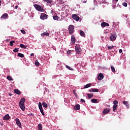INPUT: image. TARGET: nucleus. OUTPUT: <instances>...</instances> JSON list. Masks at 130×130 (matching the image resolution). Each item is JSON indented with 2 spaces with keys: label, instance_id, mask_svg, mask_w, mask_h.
<instances>
[{
  "label": "nucleus",
  "instance_id": "1",
  "mask_svg": "<svg viewBox=\"0 0 130 130\" xmlns=\"http://www.w3.org/2000/svg\"><path fill=\"white\" fill-rule=\"evenodd\" d=\"M75 51L77 54H82V49L79 45H76L75 46Z\"/></svg>",
  "mask_w": 130,
  "mask_h": 130
},
{
  "label": "nucleus",
  "instance_id": "2",
  "mask_svg": "<svg viewBox=\"0 0 130 130\" xmlns=\"http://www.w3.org/2000/svg\"><path fill=\"white\" fill-rule=\"evenodd\" d=\"M69 33L70 35H72V34H74V32H75V26H74L73 25H70L69 26Z\"/></svg>",
  "mask_w": 130,
  "mask_h": 130
},
{
  "label": "nucleus",
  "instance_id": "3",
  "mask_svg": "<svg viewBox=\"0 0 130 130\" xmlns=\"http://www.w3.org/2000/svg\"><path fill=\"white\" fill-rule=\"evenodd\" d=\"M34 7L37 10V11H39V12H43L44 10L42 8V6L38 5V4H35L34 5Z\"/></svg>",
  "mask_w": 130,
  "mask_h": 130
},
{
  "label": "nucleus",
  "instance_id": "4",
  "mask_svg": "<svg viewBox=\"0 0 130 130\" xmlns=\"http://www.w3.org/2000/svg\"><path fill=\"white\" fill-rule=\"evenodd\" d=\"M113 104H114L113 107V112H115V111L116 110V109H117V107L118 106V101H114Z\"/></svg>",
  "mask_w": 130,
  "mask_h": 130
},
{
  "label": "nucleus",
  "instance_id": "5",
  "mask_svg": "<svg viewBox=\"0 0 130 130\" xmlns=\"http://www.w3.org/2000/svg\"><path fill=\"white\" fill-rule=\"evenodd\" d=\"M15 122L17 125L19 127V128H22V123H21V121H20V119H19V118H16Z\"/></svg>",
  "mask_w": 130,
  "mask_h": 130
},
{
  "label": "nucleus",
  "instance_id": "6",
  "mask_svg": "<svg viewBox=\"0 0 130 130\" xmlns=\"http://www.w3.org/2000/svg\"><path fill=\"white\" fill-rule=\"evenodd\" d=\"M110 110H111L110 108H106L104 109L103 111V114H104V115H105L106 114H107V113H109L110 112Z\"/></svg>",
  "mask_w": 130,
  "mask_h": 130
},
{
  "label": "nucleus",
  "instance_id": "7",
  "mask_svg": "<svg viewBox=\"0 0 130 130\" xmlns=\"http://www.w3.org/2000/svg\"><path fill=\"white\" fill-rule=\"evenodd\" d=\"M72 17L73 18V19H74V20H75V21H77L80 20V17L77 14H73L72 15Z\"/></svg>",
  "mask_w": 130,
  "mask_h": 130
},
{
  "label": "nucleus",
  "instance_id": "8",
  "mask_svg": "<svg viewBox=\"0 0 130 130\" xmlns=\"http://www.w3.org/2000/svg\"><path fill=\"white\" fill-rule=\"evenodd\" d=\"M116 37L117 36L115 34H113L111 35L110 39L111 40V41H115L116 39Z\"/></svg>",
  "mask_w": 130,
  "mask_h": 130
},
{
  "label": "nucleus",
  "instance_id": "9",
  "mask_svg": "<svg viewBox=\"0 0 130 130\" xmlns=\"http://www.w3.org/2000/svg\"><path fill=\"white\" fill-rule=\"evenodd\" d=\"M40 19H41V20H46V19H47V15L44 13H42L41 14Z\"/></svg>",
  "mask_w": 130,
  "mask_h": 130
},
{
  "label": "nucleus",
  "instance_id": "10",
  "mask_svg": "<svg viewBox=\"0 0 130 130\" xmlns=\"http://www.w3.org/2000/svg\"><path fill=\"white\" fill-rule=\"evenodd\" d=\"M10 119H11V116H10V115L8 114L3 117V120L8 121V120H10Z\"/></svg>",
  "mask_w": 130,
  "mask_h": 130
},
{
  "label": "nucleus",
  "instance_id": "11",
  "mask_svg": "<svg viewBox=\"0 0 130 130\" xmlns=\"http://www.w3.org/2000/svg\"><path fill=\"white\" fill-rule=\"evenodd\" d=\"M104 78V75L102 73H100L98 77V79L99 81H102V80H103V78Z\"/></svg>",
  "mask_w": 130,
  "mask_h": 130
},
{
  "label": "nucleus",
  "instance_id": "12",
  "mask_svg": "<svg viewBox=\"0 0 130 130\" xmlns=\"http://www.w3.org/2000/svg\"><path fill=\"white\" fill-rule=\"evenodd\" d=\"M24 104H25V98H23L20 99L19 103V105H23Z\"/></svg>",
  "mask_w": 130,
  "mask_h": 130
},
{
  "label": "nucleus",
  "instance_id": "13",
  "mask_svg": "<svg viewBox=\"0 0 130 130\" xmlns=\"http://www.w3.org/2000/svg\"><path fill=\"white\" fill-rule=\"evenodd\" d=\"M76 43V38L75 37L74 35H72L71 36V43L72 44H75Z\"/></svg>",
  "mask_w": 130,
  "mask_h": 130
},
{
  "label": "nucleus",
  "instance_id": "14",
  "mask_svg": "<svg viewBox=\"0 0 130 130\" xmlns=\"http://www.w3.org/2000/svg\"><path fill=\"white\" fill-rule=\"evenodd\" d=\"M89 92H99V89L98 88H91L89 90Z\"/></svg>",
  "mask_w": 130,
  "mask_h": 130
},
{
  "label": "nucleus",
  "instance_id": "15",
  "mask_svg": "<svg viewBox=\"0 0 130 130\" xmlns=\"http://www.w3.org/2000/svg\"><path fill=\"white\" fill-rule=\"evenodd\" d=\"M9 17L7 13L4 14L1 17V19H7Z\"/></svg>",
  "mask_w": 130,
  "mask_h": 130
},
{
  "label": "nucleus",
  "instance_id": "16",
  "mask_svg": "<svg viewBox=\"0 0 130 130\" xmlns=\"http://www.w3.org/2000/svg\"><path fill=\"white\" fill-rule=\"evenodd\" d=\"M74 108L75 110H80L81 106H80V105L77 104L75 106H74Z\"/></svg>",
  "mask_w": 130,
  "mask_h": 130
},
{
  "label": "nucleus",
  "instance_id": "17",
  "mask_svg": "<svg viewBox=\"0 0 130 130\" xmlns=\"http://www.w3.org/2000/svg\"><path fill=\"white\" fill-rule=\"evenodd\" d=\"M79 34L82 37H84V38L86 37V35H85L83 30H80Z\"/></svg>",
  "mask_w": 130,
  "mask_h": 130
},
{
  "label": "nucleus",
  "instance_id": "18",
  "mask_svg": "<svg viewBox=\"0 0 130 130\" xmlns=\"http://www.w3.org/2000/svg\"><path fill=\"white\" fill-rule=\"evenodd\" d=\"M123 104L124 105H125V106L127 107V108H129V105L128 104V103L126 101H123L122 102Z\"/></svg>",
  "mask_w": 130,
  "mask_h": 130
},
{
  "label": "nucleus",
  "instance_id": "19",
  "mask_svg": "<svg viewBox=\"0 0 130 130\" xmlns=\"http://www.w3.org/2000/svg\"><path fill=\"white\" fill-rule=\"evenodd\" d=\"M101 26L102 27H106L107 26H109V24L104 22L101 23Z\"/></svg>",
  "mask_w": 130,
  "mask_h": 130
},
{
  "label": "nucleus",
  "instance_id": "20",
  "mask_svg": "<svg viewBox=\"0 0 130 130\" xmlns=\"http://www.w3.org/2000/svg\"><path fill=\"white\" fill-rule=\"evenodd\" d=\"M14 92L15 94H17V95H21V91L18 89H14Z\"/></svg>",
  "mask_w": 130,
  "mask_h": 130
},
{
  "label": "nucleus",
  "instance_id": "21",
  "mask_svg": "<svg viewBox=\"0 0 130 130\" xmlns=\"http://www.w3.org/2000/svg\"><path fill=\"white\" fill-rule=\"evenodd\" d=\"M41 35L42 37H44V36H49V33L44 32L43 33L41 34Z\"/></svg>",
  "mask_w": 130,
  "mask_h": 130
},
{
  "label": "nucleus",
  "instance_id": "22",
  "mask_svg": "<svg viewBox=\"0 0 130 130\" xmlns=\"http://www.w3.org/2000/svg\"><path fill=\"white\" fill-rule=\"evenodd\" d=\"M87 97L88 99H91V98L93 97V93H87Z\"/></svg>",
  "mask_w": 130,
  "mask_h": 130
},
{
  "label": "nucleus",
  "instance_id": "23",
  "mask_svg": "<svg viewBox=\"0 0 130 130\" xmlns=\"http://www.w3.org/2000/svg\"><path fill=\"white\" fill-rule=\"evenodd\" d=\"M19 106L22 111H25V105H19Z\"/></svg>",
  "mask_w": 130,
  "mask_h": 130
},
{
  "label": "nucleus",
  "instance_id": "24",
  "mask_svg": "<svg viewBox=\"0 0 130 130\" xmlns=\"http://www.w3.org/2000/svg\"><path fill=\"white\" fill-rule=\"evenodd\" d=\"M91 86H92V84L91 83H88L87 84H86L84 87V89H87V88H90V87H91Z\"/></svg>",
  "mask_w": 130,
  "mask_h": 130
},
{
  "label": "nucleus",
  "instance_id": "25",
  "mask_svg": "<svg viewBox=\"0 0 130 130\" xmlns=\"http://www.w3.org/2000/svg\"><path fill=\"white\" fill-rule=\"evenodd\" d=\"M42 104L44 108H47L48 107V105H47L45 102H43Z\"/></svg>",
  "mask_w": 130,
  "mask_h": 130
},
{
  "label": "nucleus",
  "instance_id": "26",
  "mask_svg": "<svg viewBox=\"0 0 130 130\" xmlns=\"http://www.w3.org/2000/svg\"><path fill=\"white\" fill-rule=\"evenodd\" d=\"M45 3L47 4H52V0H43Z\"/></svg>",
  "mask_w": 130,
  "mask_h": 130
},
{
  "label": "nucleus",
  "instance_id": "27",
  "mask_svg": "<svg viewBox=\"0 0 130 130\" xmlns=\"http://www.w3.org/2000/svg\"><path fill=\"white\" fill-rule=\"evenodd\" d=\"M20 47H21V48H23L24 49H26V48H27V46L24 44H20Z\"/></svg>",
  "mask_w": 130,
  "mask_h": 130
},
{
  "label": "nucleus",
  "instance_id": "28",
  "mask_svg": "<svg viewBox=\"0 0 130 130\" xmlns=\"http://www.w3.org/2000/svg\"><path fill=\"white\" fill-rule=\"evenodd\" d=\"M7 79L9 81H13L14 80V79H13V78L12 77H11V76H7Z\"/></svg>",
  "mask_w": 130,
  "mask_h": 130
},
{
  "label": "nucleus",
  "instance_id": "29",
  "mask_svg": "<svg viewBox=\"0 0 130 130\" xmlns=\"http://www.w3.org/2000/svg\"><path fill=\"white\" fill-rule=\"evenodd\" d=\"M91 102H92V103H98V100H97V99H92L91 100Z\"/></svg>",
  "mask_w": 130,
  "mask_h": 130
},
{
  "label": "nucleus",
  "instance_id": "30",
  "mask_svg": "<svg viewBox=\"0 0 130 130\" xmlns=\"http://www.w3.org/2000/svg\"><path fill=\"white\" fill-rule=\"evenodd\" d=\"M38 128V130H42V124L41 123L39 124Z\"/></svg>",
  "mask_w": 130,
  "mask_h": 130
},
{
  "label": "nucleus",
  "instance_id": "31",
  "mask_svg": "<svg viewBox=\"0 0 130 130\" xmlns=\"http://www.w3.org/2000/svg\"><path fill=\"white\" fill-rule=\"evenodd\" d=\"M67 69H68V70H69L70 71H74V69L73 68H72L71 67H70V66L67 65L66 66Z\"/></svg>",
  "mask_w": 130,
  "mask_h": 130
},
{
  "label": "nucleus",
  "instance_id": "32",
  "mask_svg": "<svg viewBox=\"0 0 130 130\" xmlns=\"http://www.w3.org/2000/svg\"><path fill=\"white\" fill-rule=\"evenodd\" d=\"M39 109H43V108H42V104L40 102L39 103Z\"/></svg>",
  "mask_w": 130,
  "mask_h": 130
},
{
  "label": "nucleus",
  "instance_id": "33",
  "mask_svg": "<svg viewBox=\"0 0 130 130\" xmlns=\"http://www.w3.org/2000/svg\"><path fill=\"white\" fill-rule=\"evenodd\" d=\"M15 41H11L10 42V46H14V43H15Z\"/></svg>",
  "mask_w": 130,
  "mask_h": 130
},
{
  "label": "nucleus",
  "instance_id": "34",
  "mask_svg": "<svg viewBox=\"0 0 130 130\" xmlns=\"http://www.w3.org/2000/svg\"><path fill=\"white\" fill-rule=\"evenodd\" d=\"M18 56L19 57H24V54L21 53H18L17 54Z\"/></svg>",
  "mask_w": 130,
  "mask_h": 130
},
{
  "label": "nucleus",
  "instance_id": "35",
  "mask_svg": "<svg viewBox=\"0 0 130 130\" xmlns=\"http://www.w3.org/2000/svg\"><path fill=\"white\" fill-rule=\"evenodd\" d=\"M111 69L112 72H113V73H115V68H114V67L111 66Z\"/></svg>",
  "mask_w": 130,
  "mask_h": 130
},
{
  "label": "nucleus",
  "instance_id": "36",
  "mask_svg": "<svg viewBox=\"0 0 130 130\" xmlns=\"http://www.w3.org/2000/svg\"><path fill=\"white\" fill-rule=\"evenodd\" d=\"M53 19L55 20H58L59 18H58V16H57V15H55L53 16Z\"/></svg>",
  "mask_w": 130,
  "mask_h": 130
},
{
  "label": "nucleus",
  "instance_id": "37",
  "mask_svg": "<svg viewBox=\"0 0 130 130\" xmlns=\"http://www.w3.org/2000/svg\"><path fill=\"white\" fill-rule=\"evenodd\" d=\"M35 64L37 66V67H39V65L40 64V63H39V62H38V61H36L35 62Z\"/></svg>",
  "mask_w": 130,
  "mask_h": 130
},
{
  "label": "nucleus",
  "instance_id": "38",
  "mask_svg": "<svg viewBox=\"0 0 130 130\" xmlns=\"http://www.w3.org/2000/svg\"><path fill=\"white\" fill-rule=\"evenodd\" d=\"M113 48H114V46H108V49H113Z\"/></svg>",
  "mask_w": 130,
  "mask_h": 130
},
{
  "label": "nucleus",
  "instance_id": "39",
  "mask_svg": "<svg viewBox=\"0 0 130 130\" xmlns=\"http://www.w3.org/2000/svg\"><path fill=\"white\" fill-rule=\"evenodd\" d=\"M41 113H42V115H45L44 112H43V109H40Z\"/></svg>",
  "mask_w": 130,
  "mask_h": 130
},
{
  "label": "nucleus",
  "instance_id": "40",
  "mask_svg": "<svg viewBox=\"0 0 130 130\" xmlns=\"http://www.w3.org/2000/svg\"><path fill=\"white\" fill-rule=\"evenodd\" d=\"M122 6H123V7H127V4L125 2H124L122 3Z\"/></svg>",
  "mask_w": 130,
  "mask_h": 130
},
{
  "label": "nucleus",
  "instance_id": "41",
  "mask_svg": "<svg viewBox=\"0 0 130 130\" xmlns=\"http://www.w3.org/2000/svg\"><path fill=\"white\" fill-rule=\"evenodd\" d=\"M14 52H18L19 51V48H15L13 50Z\"/></svg>",
  "mask_w": 130,
  "mask_h": 130
},
{
  "label": "nucleus",
  "instance_id": "42",
  "mask_svg": "<svg viewBox=\"0 0 130 130\" xmlns=\"http://www.w3.org/2000/svg\"><path fill=\"white\" fill-rule=\"evenodd\" d=\"M20 31L22 33V34H24V35L26 34V31H25V30L21 29Z\"/></svg>",
  "mask_w": 130,
  "mask_h": 130
},
{
  "label": "nucleus",
  "instance_id": "43",
  "mask_svg": "<svg viewBox=\"0 0 130 130\" xmlns=\"http://www.w3.org/2000/svg\"><path fill=\"white\" fill-rule=\"evenodd\" d=\"M80 102H82V103H85V102H86V101H85L84 99H81L80 100Z\"/></svg>",
  "mask_w": 130,
  "mask_h": 130
},
{
  "label": "nucleus",
  "instance_id": "44",
  "mask_svg": "<svg viewBox=\"0 0 130 130\" xmlns=\"http://www.w3.org/2000/svg\"><path fill=\"white\" fill-rule=\"evenodd\" d=\"M28 115L29 116H34V114H33V113H29V114H28Z\"/></svg>",
  "mask_w": 130,
  "mask_h": 130
},
{
  "label": "nucleus",
  "instance_id": "45",
  "mask_svg": "<svg viewBox=\"0 0 130 130\" xmlns=\"http://www.w3.org/2000/svg\"><path fill=\"white\" fill-rule=\"evenodd\" d=\"M119 53H122V49H119Z\"/></svg>",
  "mask_w": 130,
  "mask_h": 130
},
{
  "label": "nucleus",
  "instance_id": "46",
  "mask_svg": "<svg viewBox=\"0 0 130 130\" xmlns=\"http://www.w3.org/2000/svg\"><path fill=\"white\" fill-rule=\"evenodd\" d=\"M82 3L83 4H87V1H82Z\"/></svg>",
  "mask_w": 130,
  "mask_h": 130
},
{
  "label": "nucleus",
  "instance_id": "47",
  "mask_svg": "<svg viewBox=\"0 0 130 130\" xmlns=\"http://www.w3.org/2000/svg\"><path fill=\"white\" fill-rule=\"evenodd\" d=\"M74 94L76 96L77 93H76V91H75V90H73Z\"/></svg>",
  "mask_w": 130,
  "mask_h": 130
},
{
  "label": "nucleus",
  "instance_id": "48",
  "mask_svg": "<svg viewBox=\"0 0 130 130\" xmlns=\"http://www.w3.org/2000/svg\"><path fill=\"white\" fill-rule=\"evenodd\" d=\"M14 9H15V10H17V9H18V6H15V7H14Z\"/></svg>",
  "mask_w": 130,
  "mask_h": 130
},
{
  "label": "nucleus",
  "instance_id": "49",
  "mask_svg": "<svg viewBox=\"0 0 130 130\" xmlns=\"http://www.w3.org/2000/svg\"><path fill=\"white\" fill-rule=\"evenodd\" d=\"M30 56H34V53H31L30 54Z\"/></svg>",
  "mask_w": 130,
  "mask_h": 130
},
{
  "label": "nucleus",
  "instance_id": "50",
  "mask_svg": "<svg viewBox=\"0 0 130 130\" xmlns=\"http://www.w3.org/2000/svg\"><path fill=\"white\" fill-rule=\"evenodd\" d=\"M1 4H2V1L0 0V6L1 5Z\"/></svg>",
  "mask_w": 130,
  "mask_h": 130
},
{
  "label": "nucleus",
  "instance_id": "51",
  "mask_svg": "<svg viewBox=\"0 0 130 130\" xmlns=\"http://www.w3.org/2000/svg\"><path fill=\"white\" fill-rule=\"evenodd\" d=\"M9 96H12V93H9Z\"/></svg>",
  "mask_w": 130,
  "mask_h": 130
},
{
  "label": "nucleus",
  "instance_id": "52",
  "mask_svg": "<svg viewBox=\"0 0 130 130\" xmlns=\"http://www.w3.org/2000/svg\"><path fill=\"white\" fill-rule=\"evenodd\" d=\"M115 2H118V0H115Z\"/></svg>",
  "mask_w": 130,
  "mask_h": 130
}]
</instances>
